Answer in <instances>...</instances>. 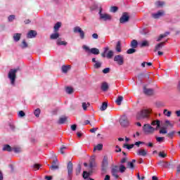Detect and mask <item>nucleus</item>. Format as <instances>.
I'll return each instance as SVG.
<instances>
[{"label":"nucleus","mask_w":180,"mask_h":180,"mask_svg":"<svg viewBox=\"0 0 180 180\" xmlns=\"http://www.w3.org/2000/svg\"><path fill=\"white\" fill-rule=\"evenodd\" d=\"M103 74H109L110 72V68H106L104 70H103Z\"/></svg>","instance_id":"680f3d73"},{"label":"nucleus","mask_w":180,"mask_h":180,"mask_svg":"<svg viewBox=\"0 0 180 180\" xmlns=\"http://www.w3.org/2000/svg\"><path fill=\"white\" fill-rule=\"evenodd\" d=\"M22 34L20 33H15L13 34V40L14 41H19L20 40V37Z\"/></svg>","instance_id":"393cba45"},{"label":"nucleus","mask_w":180,"mask_h":180,"mask_svg":"<svg viewBox=\"0 0 180 180\" xmlns=\"http://www.w3.org/2000/svg\"><path fill=\"white\" fill-rule=\"evenodd\" d=\"M119 171L121 172V174H123L126 171V167L124 165H121L119 166Z\"/></svg>","instance_id":"4c0bfd02"},{"label":"nucleus","mask_w":180,"mask_h":180,"mask_svg":"<svg viewBox=\"0 0 180 180\" xmlns=\"http://www.w3.org/2000/svg\"><path fill=\"white\" fill-rule=\"evenodd\" d=\"M82 49H84V50H85L86 51H89V53H91V49H89V47L86 46V45H84L82 46Z\"/></svg>","instance_id":"69168bd1"},{"label":"nucleus","mask_w":180,"mask_h":180,"mask_svg":"<svg viewBox=\"0 0 180 180\" xmlns=\"http://www.w3.org/2000/svg\"><path fill=\"white\" fill-rule=\"evenodd\" d=\"M165 126L166 127H172V124L171 123V122H169V120H165Z\"/></svg>","instance_id":"09e8293b"},{"label":"nucleus","mask_w":180,"mask_h":180,"mask_svg":"<svg viewBox=\"0 0 180 180\" xmlns=\"http://www.w3.org/2000/svg\"><path fill=\"white\" fill-rule=\"evenodd\" d=\"M109 50V47L105 48V51L103 53H101L102 57H106V52Z\"/></svg>","instance_id":"0e129e2a"},{"label":"nucleus","mask_w":180,"mask_h":180,"mask_svg":"<svg viewBox=\"0 0 180 180\" xmlns=\"http://www.w3.org/2000/svg\"><path fill=\"white\" fill-rule=\"evenodd\" d=\"M12 150L14 153H20L22 151L20 148H12Z\"/></svg>","instance_id":"e2e57ef3"},{"label":"nucleus","mask_w":180,"mask_h":180,"mask_svg":"<svg viewBox=\"0 0 180 180\" xmlns=\"http://www.w3.org/2000/svg\"><path fill=\"white\" fill-rule=\"evenodd\" d=\"M106 109H108V103L103 102L100 110L103 111V110H106Z\"/></svg>","instance_id":"f704fd0d"},{"label":"nucleus","mask_w":180,"mask_h":180,"mask_svg":"<svg viewBox=\"0 0 180 180\" xmlns=\"http://www.w3.org/2000/svg\"><path fill=\"white\" fill-rule=\"evenodd\" d=\"M58 46H67V42L65 41H61L60 39L57 40Z\"/></svg>","instance_id":"72a5a7b5"},{"label":"nucleus","mask_w":180,"mask_h":180,"mask_svg":"<svg viewBox=\"0 0 180 180\" xmlns=\"http://www.w3.org/2000/svg\"><path fill=\"white\" fill-rule=\"evenodd\" d=\"M3 151H8L11 153V151H12V147L9 145H4L3 147Z\"/></svg>","instance_id":"2f4dec72"},{"label":"nucleus","mask_w":180,"mask_h":180,"mask_svg":"<svg viewBox=\"0 0 180 180\" xmlns=\"http://www.w3.org/2000/svg\"><path fill=\"white\" fill-rule=\"evenodd\" d=\"M136 51V50L135 48H131L127 51V54H134Z\"/></svg>","instance_id":"58836bf2"},{"label":"nucleus","mask_w":180,"mask_h":180,"mask_svg":"<svg viewBox=\"0 0 180 180\" xmlns=\"http://www.w3.org/2000/svg\"><path fill=\"white\" fill-rule=\"evenodd\" d=\"M130 20V15H129L128 13H123L122 15L120 18V23H127Z\"/></svg>","instance_id":"6e6552de"},{"label":"nucleus","mask_w":180,"mask_h":180,"mask_svg":"<svg viewBox=\"0 0 180 180\" xmlns=\"http://www.w3.org/2000/svg\"><path fill=\"white\" fill-rule=\"evenodd\" d=\"M118 9L119 8H117V6H112L110 8V12H113L115 13V12H117Z\"/></svg>","instance_id":"603ef678"},{"label":"nucleus","mask_w":180,"mask_h":180,"mask_svg":"<svg viewBox=\"0 0 180 180\" xmlns=\"http://www.w3.org/2000/svg\"><path fill=\"white\" fill-rule=\"evenodd\" d=\"M45 179L51 180L53 179V176H45Z\"/></svg>","instance_id":"774afa93"},{"label":"nucleus","mask_w":180,"mask_h":180,"mask_svg":"<svg viewBox=\"0 0 180 180\" xmlns=\"http://www.w3.org/2000/svg\"><path fill=\"white\" fill-rule=\"evenodd\" d=\"M164 15H165V11L160 10L155 13H152V18H153V19H160V18H162Z\"/></svg>","instance_id":"f8f14e48"},{"label":"nucleus","mask_w":180,"mask_h":180,"mask_svg":"<svg viewBox=\"0 0 180 180\" xmlns=\"http://www.w3.org/2000/svg\"><path fill=\"white\" fill-rule=\"evenodd\" d=\"M101 89L104 91L106 92L108 89H109V85L108 84L107 82H104L101 84Z\"/></svg>","instance_id":"4be33fe9"},{"label":"nucleus","mask_w":180,"mask_h":180,"mask_svg":"<svg viewBox=\"0 0 180 180\" xmlns=\"http://www.w3.org/2000/svg\"><path fill=\"white\" fill-rule=\"evenodd\" d=\"M150 46V43H148V41H143L141 47H148Z\"/></svg>","instance_id":"ea45409f"},{"label":"nucleus","mask_w":180,"mask_h":180,"mask_svg":"<svg viewBox=\"0 0 180 180\" xmlns=\"http://www.w3.org/2000/svg\"><path fill=\"white\" fill-rule=\"evenodd\" d=\"M137 155L141 157H146L147 155V150L144 148H141L137 150Z\"/></svg>","instance_id":"a211bd4d"},{"label":"nucleus","mask_w":180,"mask_h":180,"mask_svg":"<svg viewBox=\"0 0 180 180\" xmlns=\"http://www.w3.org/2000/svg\"><path fill=\"white\" fill-rule=\"evenodd\" d=\"M81 174V165H79L76 169V175H79Z\"/></svg>","instance_id":"3c124183"},{"label":"nucleus","mask_w":180,"mask_h":180,"mask_svg":"<svg viewBox=\"0 0 180 180\" xmlns=\"http://www.w3.org/2000/svg\"><path fill=\"white\" fill-rule=\"evenodd\" d=\"M60 27H61V22H56L53 27L54 32L57 33V32L60 30Z\"/></svg>","instance_id":"5701e85b"},{"label":"nucleus","mask_w":180,"mask_h":180,"mask_svg":"<svg viewBox=\"0 0 180 180\" xmlns=\"http://www.w3.org/2000/svg\"><path fill=\"white\" fill-rule=\"evenodd\" d=\"M107 58H112L113 57V52L112 51H109L106 56Z\"/></svg>","instance_id":"8fccbe9b"},{"label":"nucleus","mask_w":180,"mask_h":180,"mask_svg":"<svg viewBox=\"0 0 180 180\" xmlns=\"http://www.w3.org/2000/svg\"><path fill=\"white\" fill-rule=\"evenodd\" d=\"M158 165L163 167V168H169V163L168 162L160 161L158 162Z\"/></svg>","instance_id":"6ab92c4d"},{"label":"nucleus","mask_w":180,"mask_h":180,"mask_svg":"<svg viewBox=\"0 0 180 180\" xmlns=\"http://www.w3.org/2000/svg\"><path fill=\"white\" fill-rule=\"evenodd\" d=\"M124 148H127V150H131V148H133V147H134V144H131V145H129V144H124L123 146Z\"/></svg>","instance_id":"37998d69"},{"label":"nucleus","mask_w":180,"mask_h":180,"mask_svg":"<svg viewBox=\"0 0 180 180\" xmlns=\"http://www.w3.org/2000/svg\"><path fill=\"white\" fill-rule=\"evenodd\" d=\"M72 171H73V167H72V162L70 161L68 163V180H72Z\"/></svg>","instance_id":"20e7f679"},{"label":"nucleus","mask_w":180,"mask_h":180,"mask_svg":"<svg viewBox=\"0 0 180 180\" xmlns=\"http://www.w3.org/2000/svg\"><path fill=\"white\" fill-rule=\"evenodd\" d=\"M114 61L117 63L118 65H123L124 64V58L122 55H117L114 57Z\"/></svg>","instance_id":"0eeeda50"},{"label":"nucleus","mask_w":180,"mask_h":180,"mask_svg":"<svg viewBox=\"0 0 180 180\" xmlns=\"http://www.w3.org/2000/svg\"><path fill=\"white\" fill-rule=\"evenodd\" d=\"M36 36H37V32L34 30H30L27 34V39H33Z\"/></svg>","instance_id":"f3484780"},{"label":"nucleus","mask_w":180,"mask_h":180,"mask_svg":"<svg viewBox=\"0 0 180 180\" xmlns=\"http://www.w3.org/2000/svg\"><path fill=\"white\" fill-rule=\"evenodd\" d=\"M27 43L26 42L25 40H23L22 42V45H21V47L22 49H26L27 47Z\"/></svg>","instance_id":"864d4df0"},{"label":"nucleus","mask_w":180,"mask_h":180,"mask_svg":"<svg viewBox=\"0 0 180 180\" xmlns=\"http://www.w3.org/2000/svg\"><path fill=\"white\" fill-rule=\"evenodd\" d=\"M66 93L71 94H72V92H74V89L72 87L68 86L65 89Z\"/></svg>","instance_id":"79ce46f5"},{"label":"nucleus","mask_w":180,"mask_h":180,"mask_svg":"<svg viewBox=\"0 0 180 180\" xmlns=\"http://www.w3.org/2000/svg\"><path fill=\"white\" fill-rule=\"evenodd\" d=\"M130 46L132 49H137L139 47V42L136 39H133L131 41Z\"/></svg>","instance_id":"412c9836"},{"label":"nucleus","mask_w":180,"mask_h":180,"mask_svg":"<svg viewBox=\"0 0 180 180\" xmlns=\"http://www.w3.org/2000/svg\"><path fill=\"white\" fill-rule=\"evenodd\" d=\"M67 120H68V117L65 115H62L58 120L57 123L58 124H64V123H65Z\"/></svg>","instance_id":"2eb2a0df"},{"label":"nucleus","mask_w":180,"mask_h":180,"mask_svg":"<svg viewBox=\"0 0 180 180\" xmlns=\"http://www.w3.org/2000/svg\"><path fill=\"white\" fill-rule=\"evenodd\" d=\"M119 166L115 165L111 167V174L112 176H115V178H116V179L119 178V175L117 174H119Z\"/></svg>","instance_id":"1a4fd4ad"},{"label":"nucleus","mask_w":180,"mask_h":180,"mask_svg":"<svg viewBox=\"0 0 180 180\" xmlns=\"http://www.w3.org/2000/svg\"><path fill=\"white\" fill-rule=\"evenodd\" d=\"M34 115L36 116V117H39L40 115V108H37L34 112Z\"/></svg>","instance_id":"de8ad7c7"},{"label":"nucleus","mask_w":180,"mask_h":180,"mask_svg":"<svg viewBox=\"0 0 180 180\" xmlns=\"http://www.w3.org/2000/svg\"><path fill=\"white\" fill-rule=\"evenodd\" d=\"M100 19H103V20H110L112 19V16L107 13H102V8H100L99 11Z\"/></svg>","instance_id":"9b49d317"},{"label":"nucleus","mask_w":180,"mask_h":180,"mask_svg":"<svg viewBox=\"0 0 180 180\" xmlns=\"http://www.w3.org/2000/svg\"><path fill=\"white\" fill-rule=\"evenodd\" d=\"M41 167V165L39 163H35L32 166V168L33 171H39L40 169V167Z\"/></svg>","instance_id":"bb28decb"},{"label":"nucleus","mask_w":180,"mask_h":180,"mask_svg":"<svg viewBox=\"0 0 180 180\" xmlns=\"http://www.w3.org/2000/svg\"><path fill=\"white\" fill-rule=\"evenodd\" d=\"M90 53H91V54H94L95 56H98V54H99V49L97 48H92L90 49Z\"/></svg>","instance_id":"c85d7f7f"},{"label":"nucleus","mask_w":180,"mask_h":180,"mask_svg":"<svg viewBox=\"0 0 180 180\" xmlns=\"http://www.w3.org/2000/svg\"><path fill=\"white\" fill-rule=\"evenodd\" d=\"M159 133L160 134H167V128L165 127H162L159 131Z\"/></svg>","instance_id":"a18cd8bd"},{"label":"nucleus","mask_w":180,"mask_h":180,"mask_svg":"<svg viewBox=\"0 0 180 180\" xmlns=\"http://www.w3.org/2000/svg\"><path fill=\"white\" fill-rule=\"evenodd\" d=\"M95 167H96V162H95V159L92 158L90 160V162H89L90 174H92V171L94 168H95Z\"/></svg>","instance_id":"4468645a"},{"label":"nucleus","mask_w":180,"mask_h":180,"mask_svg":"<svg viewBox=\"0 0 180 180\" xmlns=\"http://www.w3.org/2000/svg\"><path fill=\"white\" fill-rule=\"evenodd\" d=\"M58 37H60V34H58V32L51 34V36H50V39L51 40H56V39H58Z\"/></svg>","instance_id":"a878e982"},{"label":"nucleus","mask_w":180,"mask_h":180,"mask_svg":"<svg viewBox=\"0 0 180 180\" xmlns=\"http://www.w3.org/2000/svg\"><path fill=\"white\" fill-rule=\"evenodd\" d=\"M127 168H131V169H133V168H134V165L133 164V162H127Z\"/></svg>","instance_id":"5fc2aeb1"},{"label":"nucleus","mask_w":180,"mask_h":180,"mask_svg":"<svg viewBox=\"0 0 180 180\" xmlns=\"http://www.w3.org/2000/svg\"><path fill=\"white\" fill-rule=\"evenodd\" d=\"M94 68L96 69H98L101 68V67H102V63L101 62H96L94 65Z\"/></svg>","instance_id":"49530a36"},{"label":"nucleus","mask_w":180,"mask_h":180,"mask_svg":"<svg viewBox=\"0 0 180 180\" xmlns=\"http://www.w3.org/2000/svg\"><path fill=\"white\" fill-rule=\"evenodd\" d=\"M19 71V69H11L8 72V78L11 80V85H15V81H16V72Z\"/></svg>","instance_id":"7ed1b4c3"},{"label":"nucleus","mask_w":180,"mask_h":180,"mask_svg":"<svg viewBox=\"0 0 180 180\" xmlns=\"http://www.w3.org/2000/svg\"><path fill=\"white\" fill-rule=\"evenodd\" d=\"M8 22H13V20H15V15H11L8 18Z\"/></svg>","instance_id":"6e6d98bb"},{"label":"nucleus","mask_w":180,"mask_h":180,"mask_svg":"<svg viewBox=\"0 0 180 180\" xmlns=\"http://www.w3.org/2000/svg\"><path fill=\"white\" fill-rule=\"evenodd\" d=\"M156 140L158 143H162V141H164V137H156Z\"/></svg>","instance_id":"338daca9"},{"label":"nucleus","mask_w":180,"mask_h":180,"mask_svg":"<svg viewBox=\"0 0 180 180\" xmlns=\"http://www.w3.org/2000/svg\"><path fill=\"white\" fill-rule=\"evenodd\" d=\"M174 135H175V131H172L167 134V137H169V139H174Z\"/></svg>","instance_id":"c03bdc74"},{"label":"nucleus","mask_w":180,"mask_h":180,"mask_svg":"<svg viewBox=\"0 0 180 180\" xmlns=\"http://www.w3.org/2000/svg\"><path fill=\"white\" fill-rule=\"evenodd\" d=\"M74 33H79L80 39H82V40H83V39H85V32H84L81 27H75L74 28Z\"/></svg>","instance_id":"9d476101"},{"label":"nucleus","mask_w":180,"mask_h":180,"mask_svg":"<svg viewBox=\"0 0 180 180\" xmlns=\"http://www.w3.org/2000/svg\"><path fill=\"white\" fill-rule=\"evenodd\" d=\"M152 126H158V127H161V121L157 120H153L151 122Z\"/></svg>","instance_id":"cd10ccee"},{"label":"nucleus","mask_w":180,"mask_h":180,"mask_svg":"<svg viewBox=\"0 0 180 180\" xmlns=\"http://www.w3.org/2000/svg\"><path fill=\"white\" fill-rule=\"evenodd\" d=\"M163 115H165V116H167V117H171V115H172V112L168 110L167 109H165L163 110Z\"/></svg>","instance_id":"7c9ffc66"},{"label":"nucleus","mask_w":180,"mask_h":180,"mask_svg":"<svg viewBox=\"0 0 180 180\" xmlns=\"http://www.w3.org/2000/svg\"><path fill=\"white\" fill-rule=\"evenodd\" d=\"M18 116L20 117H24V116H26V114L25 113V112H23V110H20L18 113Z\"/></svg>","instance_id":"052dcab7"},{"label":"nucleus","mask_w":180,"mask_h":180,"mask_svg":"<svg viewBox=\"0 0 180 180\" xmlns=\"http://www.w3.org/2000/svg\"><path fill=\"white\" fill-rule=\"evenodd\" d=\"M108 165H109V158L108 155H104L101 162V174L103 175L108 171Z\"/></svg>","instance_id":"f03ea898"},{"label":"nucleus","mask_w":180,"mask_h":180,"mask_svg":"<svg viewBox=\"0 0 180 180\" xmlns=\"http://www.w3.org/2000/svg\"><path fill=\"white\" fill-rule=\"evenodd\" d=\"M155 105H156V107H158V108H164V107H165V103H164L161 101L156 102Z\"/></svg>","instance_id":"e433bc0d"},{"label":"nucleus","mask_w":180,"mask_h":180,"mask_svg":"<svg viewBox=\"0 0 180 180\" xmlns=\"http://www.w3.org/2000/svg\"><path fill=\"white\" fill-rule=\"evenodd\" d=\"M52 171H54L56 169H58V165H52L51 167H50Z\"/></svg>","instance_id":"4d7b16f0"},{"label":"nucleus","mask_w":180,"mask_h":180,"mask_svg":"<svg viewBox=\"0 0 180 180\" xmlns=\"http://www.w3.org/2000/svg\"><path fill=\"white\" fill-rule=\"evenodd\" d=\"M155 5H156L157 8H162V6H164L165 5V3L164 1H156L155 3Z\"/></svg>","instance_id":"473e14b6"},{"label":"nucleus","mask_w":180,"mask_h":180,"mask_svg":"<svg viewBox=\"0 0 180 180\" xmlns=\"http://www.w3.org/2000/svg\"><path fill=\"white\" fill-rule=\"evenodd\" d=\"M143 131H145V133H148V134H150L155 131V128L153 127L149 124H146L143 125Z\"/></svg>","instance_id":"423d86ee"},{"label":"nucleus","mask_w":180,"mask_h":180,"mask_svg":"<svg viewBox=\"0 0 180 180\" xmlns=\"http://www.w3.org/2000/svg\"><path fill=\"white\" fill-rule=\"evenodd\" d=\"M103 148V145L102 143H98L96 146L94 147V151L96 150H98V151H101Z\"/></svg>","instance_id":"c9c22d12"},{"label":"nucleus","mask_w":180,"mask_h":180,"mask_svg":"<svg viewBox=\"0 0 180 180\" xmlns=\"http://www.w3.org/2000/svg\"><path fill=\"white\" fill-rule=\"evenodd\" d=\"M88 176H89V174L88 173V172L84 171V172H83V178H84V179H86V178H88Z\"/></svg>","instance_id":"bf43d9fd"},{"label":"nucleus","mask_w":180,"mask_h":180,"mask_svg":"<svg viewBox=\"0 0 180 180\" xmlns=\"http://www.w3.org/2000/svg\"><path fill=\"white\" fill-rule=\"evenodd\" d=\"M164 46H165V42H160V43L158 44L155 46L153 51H155V53L156 51H160L161 50V49H162V47H164Z\"/></svg>","instance_id":"dca6fc26"},{"label":"nucleus","mask_w":180,"mask_h":180,"mask_svg":"<svg viewBox=\"0 0 180 180\" xmlns=\"http://www.w3.org/2000/svg\"><path fill=\"white\" fill-rule=\"evenodd\" d=\"M62 72H64V74H67L70 70H71V65H63L62 66Z\"/></svg>","instance_id":"aec40b11"},{"label":"nucleus","mask_w":180,"mask_h":180,"mask_svg":"<svg viewBox=\"0 0 180 180\" xmlns=\"http://www.w3.org/2000/svg\"><path fill=\"white\" fill-rule=\"evenodd\" d=\"M122 101H123V96H119L115 101V103H117V105H118V106H120V105H122Z\"/></svg>","instance_id":"c756f323"},{"label":"nucleus","mask_w":180,"mask_h":180,"mask_svg":"<svg viewBox=\"0 0 180 180\" xmlns=\"http://www.w3.org/2000/svg\"><path fill=\"white\" fill-rule=\"evenodd\" d=\"M159 157H161L162 158H165V157H167V153L164 152H160Z\"/></svg>","instance_id":"13d9d810"},{"label":"nucleus","mask_w":180,"mask_h":180,"mask_svg":"<svg viewBox=\"0 0 180 180\" xmlns=\"http://www.w3.org/2000/svg\"><path fill=\"white\" fill-rule=\"evenodd\" d=\"M115 50L116 51H117V53H121L122 52V43L120 42V41H118L115 47Z\"/></svg>","instance_id":"b1692460"},{"label":"nucleus","mask_w":180,"mask_h":180,"mask_svg":"<svg viewBox=\"0 0 180 180\" xmlns=\"http://www.w3.org/2000/svg\"><path fill=\"white\" fill-rule=\"evenodd\" d=\"M120 124L122 127H127L129 124V119L126 115H122L120 120Z\"/></svg>","instance_id":"39448f33"},{"label":"nucleus","mask_w":180,"mask_h":180,"mask_svg":"<svg viewBox=\"0 0 180 180\" xmlns=\"http://www.w3.org/2000/svg\"><path fill=\"white\" fill-rule=\"evenodd\" d=\"M153 113L151 108H143L136 113L137 120H141V119H150V115Z\"/></svg>","instance_id":"f257e3e1"},{"label":"nucleus","mask_w":180,"mask_h":180,"mask_svg":"<svg viewBox=\"0 0 180 180\" xmlns=\"http://www.w3.org/2000/svg\"><path fill=\"white\" fill-rule=\"evenodd\" d=\"M143 93L145 95H148V96H151V95H154V90L145 86L143 87Z\"/></svg>","instance_id":"ddd939ff"},{"label":"nucleus","mask_w":180,"mask_h":180,"mask_svg":"<svg viewBox=\"0 0 180 180\" xmlns=\"http://www.w3.org/2000/svg\"><path fill=\"white\" fill-rule=\"evenodd\" d=\"M89 106H91V103H82V108L84 110H86L87 108H89Z\"/></svg>","instance_id":"a19ab883"}]
</instances>
